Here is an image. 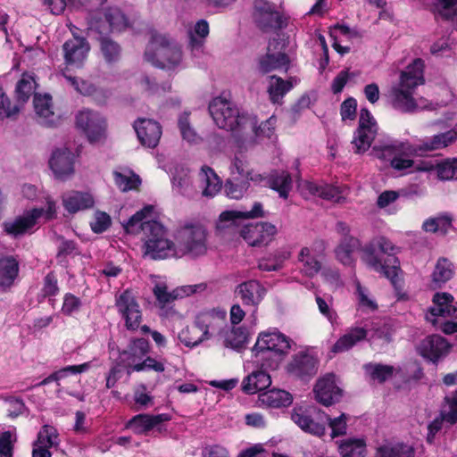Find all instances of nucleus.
<instances>
[{
    "mask_svg": "<svg viewBox=\"0 0 457 457\" xmlns=\"http://www.w3.org/2000/svg\"><path fill=\"white\" fill-rule=\"evenodd\" d=\"M154 206L147 205L132 215L123 224L129 234H143L145 254L151 259L182 257L186 254L199 256L207 250L206 232L202 227L185 228L179 232L175 245L167 236V230L155 220Z\"/></svg>",
    "mask_w": 457,
    "mask_h": 457,
    "instance_id": "1",
    "label": "nucleus"
},
{
    "mask_svg": "<svg viewBox=\"0 0 457 457\" xmlns=\"http://www.w3.org/2000/svg\"><path fill=\"white\" fill-rule=\"evenodd\" d=\"M295 343L278 330H269L259 334L253 348L255 362L264 369L276 370Z\"/></svg>",
    "mask_w": 457,
    "mask_h": 457,
    "instance_id": "2",
    "label": "nucleus"
},
{
    "mask_svg": "<svg viewBox=\"0 0 457 457\" xmlns=\"http://www.w3.org/2000/svg\"><path fill=\"white\" fill-rule=\"evenodd\" d=\"M423 67V62L416 59L401 72L399 83L393 86L389 92L394 108L403 112L417 110L418 104L413 94L417 87L424 83Z\"/></svg>",
    "mask_w": 457,
    "mask_h": 457,
    "instance_id": "3",
    "label": "nucleus"
},
{
    "mask_svg": "<svg viewBox=\"0 0 457 457\" xmlns=\"http://www.w3.org/2000/svg\"><path fill=\"white\" fill-rule=\"evenodd\" d=\"M394 251L395 246L389 240L379 237L363 248L361 259L370 268L383 274L395 284L399 262Z\"/></svg>",
    "mask_w": 457,
    "mask_h": 457,
    "instance_id": "4",
    "label": "nucleus"
},
{
    "mask_svg": "<svg viewBox=\"0 0 457 457\" xmlns=\"http://www.w3.org/2000/svg\"><path fill=\"white\" fill-rule=\"evenodd\" d=\"M209 112L220 129L232 131L238 137L242 130L253 131L255 129V117L240 115L237 106L225 98H214L209 104Z\"/></svg>",
    "mask_w": 457,
    "mask_h": 457,
    "instance_id": "5",
    "label": "nucleus"
},
{
    "mask_svg": "<svg viewBox=\"0 0 457 457\" xmlns=\"http://www.w3.org/2000/svg\"><path fill=\"white\" fill-rule=\"evenodd\" d=\"M417 153L416 146L408 142L386 137L375 144L371 154L378 159L390 162L393 169L403 171L414 167V162L409 157Z\"/></svg>",
    "mask_w": 457,
    "mask_h": 457,
    "instance_id": "6",
    "label": "nucleus"
},
{
    "mask_svg": "<svg viewBox=\"0 0 457 457\" xmlns=\"http://www.w3.org/2000/svg\"><path fill=\"white\" fill-rule=\"evenodd\" d=\"M145 59L156 67L173 71L180 65L182 54L177 45L164 36L155 35L146 46Z\"/></svg>",
    "mask_w": 457,
    "mask_h": 457,
    "instance_id": "7",
    "label": "nucleus"
},
{
    "mask_svg": "<svg viewBox=\"0 0 457 457\" xmlns=\"http://www.w3.org/2000/svg\"><path fill=\"white\" fill-rule=\"evenodd\" d=\"M56 216V204L48 197L46 199V208H34L25 212L22 215L14 220H7L3 223L4 232L13 237L24 235L31 229L40 218L46 220H52Z\"/></svg>",
    "mask_w": 457,
    "mask_h": 457,
    "instance_id": "8",
    "label": "nucleus"
},
{
    "mask_svg": "<svg viewBox=\"0 0 457 457\" xmlns=\"http://www.w3.org/2000/svg\"><path fill=\"white\" fill-rule=\"evenodd\" d=\"M253 17L257 27L264 32L276 31L287 25V18L266 0H254Z\"/></svg>",
    "mask_w": 457,
    "mask_h": 457,
    "instance_id": "9",
    "label": "nucleus"
},
{
    "mask_svg": "<svg viewBox=\"0 0 457 457\" xmlns=\"http://www.w3.org/2000/svg\"><path fill=\"white\" fill-rule=\"evenodd\" d=\"M286 42L284 39L273 38L267 46L265 54L257 59V71L262 75L277 70H287L289 57L285 53Z\"/></svg>",
    "mask_w": 457,
    "mask_h": 457,
    "instance_id": "10",
    "label": "nucleus"
},
{
    "mask_svg": "<svg viewBox=\"0 0 457 457\" xmlns=\"http://www.w3.org/2000/svg\"><path fill=\"white\" fill-rule=\"evenodd\" d=\"M378 132V124L367 109H361L360 112L359 127L356 129L352 144L354 153L362 154L371 145Z\"/></svg>",
    "mask_w": 457,
    "mask_h": 457,
    "instance_id": "11",
    "label": "nucleus"
},
{
    "mask_svg": "<svg viewBox=\"0 0 457 457\" xmlns=\"http://www.w3.org/2000/svg\"><path fill=\"white\" fill-rule=\"evenodd\" d=\"M115 305L118 312L125 321L127 329H137L142 321V312L133 293L129 290H125L117 295Z\"/></svg>",
    "mask_w": 457,
    "mask_h": 457,
    "instance_id": "12",
    "label": "nucleus"
},
{
    "mask_svg": "<svg viewBox=\"0 0 457 457\" xmlns=\"http://www.w3.org/2000/svg\"><path fill=\"white\" fill-rule=\"evenodd\" d=\"M77 127L84 132L90 142L99 141L105 132L104 118L91 110L80 111L76 116Z\"/></svg>",
    "mask_w": 457,
    "mask_h": 457,
    "instance_id": "13",
    "label": "nucleus"
},
{
    "mask_svg": "<svg viewBox=\"0 0 457 457\" xmlns=\"http://www.w3.org/2000/svg\"><path fill=\"white\" fill-rule=\"evenodd\" d=\"M195 320L207 340L214 337L219 338L227 324V312L221 308H213L200 312Z\"/></svg>",
    "mask_w": 457,
    "mask_h": 457,
    "instance_id": "14",
    "label": "nucleus"
},
{
    "mask_svg": "<svg viewBox=\"0 0 457 457\" xmlns=\"http://www.w3.org/2000/svg\"><path fill=\"white\" fill-rule=\"evenodd\" d=\"M276 234V226L269 222L248 224L241 230V236L252 246L266 245Z\"/></svg>",
    "mask_w": 457,
    "mask_h": 457,
    "instance_id": "15",
    "label": "nucleus"
},
{
    "mask_svg": "<svg viewBox=\"0 0 457 457\" xmlns=\"http://www.w3.org/2000/svg\"><path fill=\"white\" fill-rule=\"evenodd\" d=\"M286 369L290 375L305 379L317 373L318 361L312 355L300 352L292 356Z\"/></svg>",
    "mask_w": 457,
    "mask_h": 457,
    "instance_id": "16",
    "label": "nucleus"
},
{
    "mask_svg": "<svg viewBox=\"0 0 457 457\" xmlns=\"http://www.w3.org/2000/svg\"><path fill=\"white\" fill-rule=\"evenodd\" d=\"M450 344L441 336L432 335L424 338L417 346L419 353L424 358L436 362L447 355Z\"/></svg>",
    "mask_w": 457,
    "mask_h": 457,
    "instance_id": "17",
    "label": "nucleus"
},
{
    "mask_svg": "<svg viewBox=\"0 0 457 457\" xmlns=\"http://www.w3.org/2000/svg\"><path fill=\"white\" fill-rule=\"evenodd\" d=\"M90 46L84 37H74L62 46L65 63L69 66L81 67L87 59Z\"/></svg>",
    "mask_w": 457,
    "mask_h": 457,
    "instance_id": "18",
    "label": "nucleus"
},
{
    "mask_svg": "<svg viewBox=\"0 0 457 457\" xmlns=\"http://www.w3.org/2000/svg\"><path fill=\"white\" fill-rule=\"evenodd\" d=\"M313 391L316 400L325 406L338 402L342 396V390L337 386L335 376L332 374L319 379Z\"/></svg>",
    "mask_w": 457,
    "mask_h": 457,
    "instance_id": "19",
    "label": "nucleus"
},
{
    "mask_svg": "<svg viewBox=\"0 0 457 457\" xmlns=\"http://www.w3.org/2000/svg\"><path fill=\"white\" fill-rule=\"evenodd\" d=\"M74 154L66 147L54 151L49 165L54 175L60 179H65L74 172Z\"/></svg>",
    "mask_w": 457,
    "mask_h": 457,
    "instance_id": "20",
    "label": "nucleus"
},
{
    "mask_svg": "<svg viewBox=\"0 0 457 457\" xmlns=\"http://www.w3.org/2000/svg\"><path fill=\"white\" fill-rule=\"evenodd\" d=\"M134 129L143 145L154 148L158 145L162 128L157 121L151 119H138L134 123Z\"/></svg>",
    "mask_w": 457,
    "mask_h": 457,
    "instance_id": "21",
    "label": "nucleus"
},
{
    "mask_svg": "<svg viewBox=\"0 0 457 457\" xmlns=\"http://www.w3.org/2000/svg\"><path fill=\"white\" fill-rule=\"evenodd\" d=\"M229 172L231 176L238 175L241 179L254 183H262L266 180L265 177L250 167L247 156L241 149L237 151L230 159Z\"/></svg>",
    "mask_w": 457,
    "mask_h": 457,
    "instance_id": "22",
    "label": "nucleus"
},
{
    "mask_svg": "<svg viewBox=\"0 0 457 457\" xmlns=\"http://www.w3.org/2000/svg\"><path fill=\"white\" fill-rule=\"evenodd\" d=\"M453 297L449 293H436L433 297V306L427 313L426 319L436 324V317H457V306L453 304Z\"/></svg>",
    "mask_w": 457,
    "mask_h": 457,
    "instance_id": "23",
    "label": "nucleus"
},
{
    "mask_svg": "<svg viewBox=\"0 0 457 457\" xmlns=\"http://www.w3.org/2000/svg\"><path fill=\"white\" fill-rule=\"evenodd\" d=\"M235 294L245 306L256 307L262 301L265 289L257 280L239 284Z\"/></svg>",
    "mask_w": 457,
    "mask_h": 457,
    "instance_id": "24",
    "label": "nucleus"
},
{
    "mask_svg": "<svg viewBox=\"0 0 457 457\" xmlns=\"http://www.w3.org/2000/svg\"><path fill=\"white\" fill-rule=\"evenodd\" d=\"M323 255L314 246L303 247L298 254V261L302 264V272L308 276H315L320 270Z\"/></svg>",
    "mask_w": 457,
    "mask_h": 457,
    "instance_id": "25",
    "label": "nucleus"
},
{
    "mask_svg": "<svg viewBox=\"0 0 457 457\" xmlns=\"http://www.w3.org/2000/svg\"><path fill=\"white\" fill-rule=\"evenodd\" d=\"M62 205L70 213H76L93 207L95 204L91 194L80 191H70L62 196Z\"/></svg>",
    "mask_w": 457,
    "mask_h": 457,
    "instance_id": "26",
    "label": "nucleus"
},
{
    "mask_svg": "<svg viewBox=\"0 0 457 457\" xmlns=\"http://www.w3.org/2000/svg\"><path fill=\"white\" fill-rule=\"evenodd\" d=\"M33 103L36 114L41 124L52 126L58 121L59 116L54 112L52 97L50 96L35 95Z\"/></svg>",
    "mask_w": 457,
    "mask_h": 457,
    "instance_id": "27",
    "label": "nucleus"
},
{
    "mask_svg": "<svg viewBox=\"0 0 457 457\" xmlns=\"http://www.w3.org/2000/svg\"><path fill=\"white\" fill-rule=\"evenodd\" d=\"M368 335V330L364 328L361 327H352L349 328L345 333L340 337L337 342L333 345L331 348V352L334 353H344L358 343L366 339Z\"/></svg>",
    "mask_w": 457,
    "mask_h": 457,
    "instance_id": "28",
    "label": "nucleus"
},
{
    "mask_svg": "<svg viewBox=\"0 0 457 457\" xmlns=\"http://www.w3.org/2000/svg\"><path fill=\"white\" fill-rule=\"evenodd\" d=\"M196 287L197 286H186L169 291L166 284L157 283L153 291L158 303L164 307L178 298L194 294L196 291Z\"/></svg>",
    "mask_w": 457,
    "mask_h": 457,
    "instance_id": "29",
    "label": "nucleus"
},
{
    "mask_svg": "<svg viewBox=\"0 0 457 457\" xmlns=\"http://www.w3.org/2000/svg\"><path fill=\"white\" fill-rule=\"evenodd\" d=\"M457 140V131L450 129L444 133L434 135L431 137H426L415 145L418 151L431 152L441 150L452 145Z\"/></svg>",
    "mask_w": 457,
    "mask_h": 457,
    "instance_id": "30",
    "label": "nucleus"
},
{
    "mask_svg": "<svg viewBox=\"0 0 457 457\" xmlns=\"http://www.w3.org/2000/svg\"><path fill=\"white\" fill-rule=\"evenodd\" d=\"M198 187L204 196L213 197L221 188V180L212 168L203 166L198 173Z\"/></svg>",
    "mask_w": 457,
    "mask_h": 457,
    "instance_id": "31",
    "label": "nucleus"
},
{
    "mask_svg": "<svg viewBox=\"0 0 457 457\" xmlns=\"http://www.w3.org/2000/svg\"><path fill=\"white\" fill-rule=\"evenodd\" d=\"M169 419L170 418L167 414H138L129 421L128 427L136 434L141 435L157 428L162 422L169 420Z\"/></svg>",
    "mask_w": 457,
    "mask_h": 457,
    "instance_id": "32",
    "label": "nucleus"
},
{
    "mask_svg": "<svg viewBox=\"0 0 457 457\" xmlns=\"http://www.w3.org/2000/svg\"><path fill=\"white\" fill-rule=\"evenodd\" d=\"M19 274V262L14 256L0 257V290L10 288Z\"/></svg>",
    "mask_w": 457,
    "mask_h": 457,
    "instance_id": "33",
    "label": "nucleus"
},
{
    "mask_svg": "<svg viewBox=\"0 0 457 457\" xmlns=\"http://www.w3.org/2000/svg\"><path fill=\"white\" fill-rule=\"evenodd\" d=\"M263 216L262 205L261 203H255L249 212L239 211H225L220 215L217 227L218 228H225L234 224L237 220L240 219H255Z\"/></svg>",
    "mask_w": 457,
    "mask_h": 457,
    "instance_id": "34",
    "label": "nucleus"
},
{
    "mask_svg": "<svg viewBox=\"0 0 457 457\" xmlns=\"http://www.w3.org/2000/svg\"><path fill=\"white\" fill-rule=\"evenodd\" d=\"M260 370L253 371L245 377L242 382V390L245 394H255L258 391L266 389L271 384L270 376L266 371L268 369L262 368Z\"/></svg>",
    "mask_w": 457,
    "mask_h": 457,
    "instance_id": "35",
    "label": "nucleus"
},
{
    "mask_svg": "<svg viewBox=\"0 0 457 457\" xmlns=\"http://www.w3.org/2000/svg\"><path fill=\"white\" fill-rule=\"evenodd\" d=\"M292 395L281 389H271L262 393L258 396L259 406L268 408H280L291 404Z\"/></svg>",
    "mask_w": 457,
    "mask_h": 457,
    "instance_id": "36",
    "label": "nucleus"
},
{
    "mask_svg": "<svg viewBox=\"0 0 457 457\" xmlns=\"http://www.w3.org/2000/svg\"><path fill=\"white\" fill-rule=\"evenodd\" d=\"M374 457H414V451L407 444L385 442L377 447Z\"/></svg>",
    "mask_w": 457,
    "mask_h": 457,
    "instance_id": "37",
    "label": "nucleus"
},
{
    "mask_svg": "<svg viewBox=\"0 0 457 457\" xmlns=\"http://www.w3.org/2000/svg\"><path fill=\"white\" fill-rule=\"evenodd\" d=\"M267 184L270 188L277 191L280 197L287 199L292 189V178L285 170H274L267 179Z\"/></svg>",
    "mask_w": 457,
    "mask_h": 457,
    "instance_id": "38",
    "label": "nucleus"
},
{
    "mask_svg": "<svg viewBox=\"0 0 457 457\" xmlns=\"http://www.w3.org/2000/svg\"><path fill=\"white\" fill-rule=\"evenodd\" d=\"M292 420L299 426L303 431L311 433L315 436H322L325 433V426L314 422L303 408H294L291 413Z\"/></svg>",
    "mask_w": 457,
    "mask_h": 457,
    "instance_id": "39",
    "label": "nucleus"
},
{
    "mask_svg": "<svg viewBox=\"0 0 457 457\" xmlns=\"http://www.w3.org/2000/svg\"><path fill=\"white\" fill-rule=\"evenodd\" d=\"M292 88L293 84L289 80H285L276 75L268 78L267 92L273 104H280L285 95Z\"/></svg>",
    "mask_w": 457,
    "mask_h": 457,
    "instance_id": "40",
    "label": "nucleus"
},
{
    "mask_svg": "<svg viewBox=\"0 0 457 457\" xmlns=\"http://www.w3.org/2000/svg\"><path fill=\"white\" fill-rule=\"evenodd\" d=\"M453 275V263L446 258H439L431 274V283L433 287H441L442 285L452 278Z\"/></svg>",
    "mask_w": 457,
    "mask_h": 457,
    "instance_id": "41",
    "label": "nucleus"
},
{
    "mask_svg": "<svg viewBox=\"0 0 457 457\" xmlns=\"http://www.w3.org/2000/svg\"><path fill=\"white\" fill-rule=\"evenodd\" d=\"M219 340H221L226 347L238 349L244 345L246 341V334L241 328H235L226 324Z\"/></svg>",
    "mask_w": 457,
    "mask_h": 457,
    "instance_id": "42",
    "label": "nucleus"
},
{
    "mask_svg": "<svg viewBox=\"0 0 457 457\" xmlns=\"http://www.w3.org/2000/svg\"><path fill=\"white\" fill-rule=\"evenodd\" d=\"M178 337L179 340L187 347H195L207 340L196 320H195L192 326L184 328L179 333Z\"/></svg>",
    "mask_w": 457,
    "mask_h": 457,
    "instance_id": "43",
    "label": "nucleus"
},
{
    "mask_svg": "<svg viewBox=\"0 0 457 457\" xmlns=\"http://www.w3.org/2000/svg\"><path fill=\"white\" fill-rule=\"evenodd\" d=\"M359 240L353 237H346L341 241L336 249L337 260L345 265H350L353 262V253L359 247Z\"/></svg>",
    "mask_w": 457,
    "mask_h": 457,
    "instance_id": "44",
    "label": "nucleus"
},
{
    "mask_svg": "<svg viewBox=\"0 0 457 457\" xmlns=\"http://www.w3.org/2000/svg\"><path fill=\"white\" fill-rule=\"evenodd\" d=\"M452 221L453 217L448 213H445L426 220L422 227L427 232L445 235L452 227Z\"/></svg>",
    "mask_w": 457,
    "mask_h": 457,
    "instance_id": "45",
    "label": "nucleus"
},
{
    "mask_svg": "<svg viewBox=\"0 0 457 457\" xmlns=\"http://www.w3.org/2000/svg\"><path fill=\"white\" fill-rule=\"evenodd\" d=\"M33 444L48 449L57 448L60 444L59 433L53 426L44 425L38 431L37 439Z\"/></svg>",
    "mask_w": 457,
    "mask_h": 457,
    "instance_id": "46",
    "label": "nucleus"
},
{
    "mask_svg": "<svg viewBox=\"0 0 457 457\" xmlns=\"http://www.w3.org/2000/svg\"><path fill=\"white\" fill-rule=\"evenodd\" d=\"M338 451L342 457H362L366 445L361 439H346L339 443Z\"/></svg>",
    "mask_w": 457,
    "mask_h": 457,
    "instance_id": "47",
    "label": "nucleus"
},
{
    "mask_svg": "<svg viewBox=\"0 0 457 457\" xmlns=\"http://www.w3.org/2000/svg\"><path fill=\"white\" fill-rule=\"evenodd\" d=\"M250 181L251 180L245 179H239L234 177L228 179L224 186V191L227 196L237 200L242 198L249 188Z\"/></svg>",
    "mask_w": 457,
    "mask_h": 457,
    "instance_id": "48",
    "label": "nucleus"
},
{
    "mask_svg": "<svg viewBox=\"0 0 457 457\" xmlns=\"http://www.w3.org/2000/svg\"><path fill=\"white\" fill-rule=\"evenodd\" d=\"M36 89V81L32 75L23 74L16 86L17 100L21 104L26 103L34 94Z\"/></svg>",
    "mask_w": 457,
    "mask_h": 457,
    "instance_id": "49",
    "label": "nucleus"
},
{
    "mask_svg": "<svg viewBox=\"0 0 457 457\" xmlns=\"http://www.w3.org/2000/svg\"><path fill=\"white\" fill-rule=\"evenodd\" d=\"M275 125V119L272 117L269 120H265L264 122H262L259 126H257V120H255V129L253 131H251L249 129L247 130H242L240 137H242L243 141L245 143H249L250 140H252L253 137H270L274 129Z\"/></svg>",
    "mask_w": 457,
    "mask_h": 457,
    "instance_id": "50",
    "label": "nucleus"
},
{
    "mask_svg": "<svg viewBox=\"0 0 457 457\" xmlns=\"http://www.w3.org/2000/svg\"><path fill=\"white\" fill-rule=\"evenodd\" d=\"M209 34V25L204 20L197 21L194 29L190 32V46L192 51L195 53L201 52L204 39Z\"/></svg>",
    "mask_w": 457,
    "mask_h": 457,
    "instance_id": "51",
    "label": "nucleus"
},
{
    "mask_svg": "<svg viewBox=\"0 0 457 457\" xmlns=\"http://www.w3.org/2000/svg\"><path fill=\"white\" fill-rule=\"evenodd\" d=\"M101 54L108 63L117 62L120 57V46L112 39L103 37L99 38Z\"/></svg>",
    "mask_w": 457,
    "mask_h": 457,
    "instance_id": "52",
    "label": "nucleus"
},
{
    "mask_svg": "<svg viewBox=\"0 0 457 457\" xmlns=\"http://www.w3.org/2000/svg\"><path fill=\"white\" fill-rule=\"evenodd\" d=\"M433 11L436 19L453 20L457 16V0H438Z\"/></svg>",
    "mask_w": 457,
    "mask_h": 457,
    "instance_id": "53",
    "label": "nucleus"
},
{
    "mask_svg": "<svg viewBox=\"0 0 457 457\" xmlns=\"http://www.w3.org/2000/svg\"><path fill=\"white\" fill-rule=\"evenodd\" d=\"M178 127L179 129L182 138L189 144H198L202 141L201 137L191 126L188 113L185 112L179 116L178 120Z\"/></svg>",
    "mask_w": 457,
    "mask_h": 457,
    "instance_id": "54",
    "label": "nucleus"
},
{
    "mask_svg": "<svg viewBox=\"0 0 457 457\" xmlns=\"http://www.w3.org/2000/svg\"><path fill=\"white\" fill-rule=\"evenodd\" d=\"M113 176L115 184L122 191L136 189L141 182L139 177L131 172L115 171Z\"/></svg>",
    "mask_w": 457,
    "mask_h": 457,
    "instance_id": "55",
    "label": "nucleus"
},
{
    "mask_svg": "<svg viewBox=\"0 0 457 457\" xmlns=\"http://www.w3.org/2000/svg\"><path fill=\"white\" fill-rule=\"evenodd\" d=\"M106 0H59L54 4L52 8L53 13H60L63 11L64 7L68 4L79 8L85 6L87 8H95L104 4Z\"/></svg>",
    "mask_w": 457,
    "mask_h": 457,
    "instance_id": "56",
    "label": "nucleus"
},
{
    "mask_svg": "<svg viewBox=\"0 0 457 457\" xmlns=\"http://www.w3.org/2000/svg\"><path fill=\"white\" fill-rule=\"evenodd\" d=\"M106 21L111 24L113 31H120L128 26V19L117 7L109 8L105 12Z\"/></svg>",
    "mask_w": 457,
    "mask_h": 457,
    "instance_id": "57",
    "label": "nucleus"
},
{
    "mask_svg": "<svg viewBox=\"0 0 457 457\" xmlns=\"http://www.w3.org/2000/svg\"><path fill=\"white\" fill-rule=\"evenodd\" d=\"M366 372L373 380L382 383L388 379L393 374V367L382 364H367L364 366Z\"/></svg>",
    "mask_w": 457,
    "mask_h": 457,
    "instance_id": "58",
    "label": "nucleus"
},
{
    "mask_svg": "<svg viewBox=\"0 0 457 457\" xmlns=\"http://www.w3.org/2000/svg\"><path fill=\"white\" fill-rule=\"evenodd\" d=\"M173 191L179 195L193 197L194 190L192 188V183L190 178L187 175H176L172 180Z\"/></svg>",
    "mask_w": 457,
    "mask_h": 457,
    "instance_id": "59",
    "label": "nucleus"
},
{
    "mask_svg": "<svg viewBox=\"0 0 457 457\" xmlns=\"http://www.w3.org/2000/svg\"><path fill=\"white\" fill-rule=\"evenodd\" d=\"M63 78L66 81L79 93L84 96H92L96 88L95 85L90 83L89 81L79 79L76 77H72L71 75H67L65 72H62Z\"/></svg>",
    "mask_w": 457,
    "mask_h": 457,
    "instance_id": "60",
    "label": "nucleus"
},
{
    "mask_svg": "<svg viewBox=\"0 0 457 457\" xmlns=\"http://www.w3.org/2000/svg\"><path fill=\"white\" fill-rule=\"evenodd\" d=\"M16 435L11 431L0 434V457H12L13 444Z\"/></svg>",
    "mask_w": 457,
    "mask_h": 457,
    "instance_id": "61",
    "label": "nucleus"
},
{
    "mask_svg": "<svg viewBox=\"0 0 457 457\" xmlns=\"http://www.w3.org/2000/svg\"><path fill=\"white\" fill-rule=\"evenodd\" d=\"M88 30L90 32L99 34V38L105 37L110 32L113 31L112 28H111V24L106 21L105 15L104 19L91 18L88 21Z\"/></svg>",
    "mask_w": 457,
    "mask_h": 457,
    "instance_id": "62",
    "label": "nucleus"
},
{
    "mask_svg": "<svg viewBox=\"0 0 457 457\" xmlns=\"http://www.w3.org/2000/svg\"><path fill=\"white\" fill-rule=\"evenodd\" d=\"M111 225L110 216L104 212H96L93 220L90 221V227L95 233L105 231Z\"/></svg>",
    "mask_w": 457,
    "mask_h": 457,
    "instance_id": "63",
    "label": "nucleus"
},
{
    "mask_svg": "<svg viewBox=\"0 0 457 457\" xmlns=\"http://www.w3.org/2000/svg\"><path fill=\"white\" fill-rule=\"evenodd\" d=\"M447 409L444 410V417L451 424L457 422V390L455 393L445 397Z\"/></svg>",
    "mask_w": 457,
    "mask_h": 457,
    "instance_id": "64",
    "label": "nucleus"
}]
</instances>
